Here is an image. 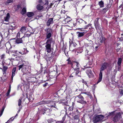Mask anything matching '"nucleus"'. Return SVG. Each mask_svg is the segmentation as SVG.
Here are the masks:
<instances>
[{
    "label": "nucleus",
    "instance_id": "18",
    "mask_svg": "<svg viewBox=\"0 0 123 123\" xmlns=\"http://www.w3.org/2000/svg\"><path fill=\"white\" fill-rule=\"evenodd\" d=\"M32 32H31L29 31V32L30 33V34L27 33V32L25 34V37H29L31 36V35L33 34L34 33L35 31L33 29L32 30Z\"/></svg>",
    "mask_w": 123,
    "mask_h": 123
},
{
    "label": "nucleus",
    "instance_id": "26",
    "mask_svg": "<svg viewBox=\"0 0 123 123\" xmlns=\"http://www.w3.org/2000/svg\"><path fill=\"white\" fill-rule=\"evenodd\" d=\"M108 10L107 6L104 8L102 10V12L103 13H105Z\"/></svg>",
    "mask_w": 123,
    "mask_h": 123
},
{
    "label": "nucleus",
    "instance_id": "31",
    "mask_svg": "<svg viewBox=\"0 0 123 123\" xmlns=\"http://www.w3.org/2000/svg\"><path fill=\"white\" fill-rule=\"evenodd\" d=\"M26 8H25V7H24L22 9L21 13L22 14H25L26 13Z\"/></svg>",
    "mask_w": 123,
    "mask_h": 123
},
{
    "label": "nucleus",
    "instance_id": "47",
    "mask_svg": "<svg viewBox=\"0 0 123 123\" xmlns=\"http://www.w3.org/2000/svg\"><path fill=\"white\" fill-rule=\"evenodd\" d=\"M82 82L84 84H85L86 85L87 87H88V86L87 84V83L86 81H85L84 80H82Z\"/></svg>",
    "mask_w": 123,
    "mask_h": 123
},
{
    "label": "nucleus",
    "instance_id": "22",
    "mask_svg": "<svg viewBox=\"0 0 123 123\" xmlns=\"http://www.w3.org/2000/svg\"><path fill=\"white\" fill-rule=\"evenodd\" d=\"M98 4L100 8L103 7H104V3L102 0L98 2Z\"/></svg>",
    "mask_w": 123,
    "mask_h": 123
},
{
    "label": "nucleus",
    "instance_id": "33",
    "mask_svg": "<svg viewBox=\"0 0 123 123\" xmlns=\"http://www.w3.org/2000/svg\"><path fill=\"white\" fill-rule=\"evenodd\" d=\"M82 93L85 94L88 96H90L91 95V93L89 92H82Z\"/></svg>",
    "mask_w": 123,
    "mask_h": 123
},
{
    "label": "nucleus",
    "instance_id": "4",
    "mask_svg": "<svg viewBox=\"0 0 123 123\" xmlns=\"http://www.w3.org/2000/svg\"><path fill=\"white\" fill-rule=\"evenodd\" d=\"M84 97L80 94L76 96L75 98V100L77 102L81 103L82 104H85L86 102L84 100Z\"/></svg>",
    "mask_w": 123,
    "mask_h": 123
},
{
    "label": "nucleus",
    "instance_id": "13",
    "mask_svg": "<svg viewBox=\"0 0 123 123\" xmlns=\"http://www.w3.org/2000/svg\"><path fill=\"white\" fill-rule=\"evenodd\" d=\"M23 36L22 38H17L15 42L17 44H19L22 43L23 42V40H22V38L24 37Z\"/></svg>",
    "mask_w": 123,
    "mask_h": 123
},
{
    "label": "nucleus",
    "instance_id": "60",
    "mask_svg": "<svg viewBox=\"0 0 123 123\" xmlns=\"http://www.w3.org/2000/svg\"><path fill=\"white\" fill-rule=\"evenodd\" d=\"M21 7L19 5H18L17 6V10L18 9H19Z\"/></svg>",
    "mask_w": 123,
    "mask_h": 123
},
{
    "label": "nucleus",
    "instance_id": "41",
    "mask_svg": "<svg viewBox=\"0 0 123 123\" xmlns=\"http://www.w3.org/2000/svg\"><path fill=\"white\" fill-rule=\"evenodd\" d=\"M45 113V111H44V110H43V108L41 109L40 110V113L41 114H44Z\"/></svg>",
    "mask_w": 123,
    "mask_h": 123
},
{
    "label": "nucleus",
    "instance_id": "46",
    "mask_svg": "<svg viewBox=\"0 0 123 123\" xmlns=\"http://www.w3.org/2000/svg\"><path fill=\"white\" fill-rule=\"evenodd\" d=\"M43 110H44L45 113L47 111H48L49 112L50 111V109L46 108H43Z\"/></svg>",
    "mask_w": 123,
    "mask_h": 123
},
{
    "label": "nucleus",
    "instance_id": "1",
    "mask_svg": "<svg viewBox=\"0 0 123 123\" xmlns=\"http://www.w3.org/2000/svg\"><path fill=\"white\" fill-rule=\"evenodd\" d=\"M54 43V42L52 38L47 40L46 42L45 43V51L48 53H50L51 51V43Z\"/></svg>",
    "mask_w": 123,
    "mask_h": 123
},
{
    "label": "nucleus",
    "instance_id": "24",
    "mask_svg": "<svg viewBox=\"0 0 123 123\" xmlns=\"http://www.w3.org/2000/svg\"><path fill=\"white\" fill-rule=\"evenodd\" d=\"M34 14L32 12H29L27 13V16L29 17H31L34 15Z\"/></svg>",
    "mask_w": 123,
    "mask_h": 123
},
{
    "label": "nucleus",
    "instance_id": "5",
    "mask_svg": "<svg viewBox=\"0 0 123 123\" xmlns=\"http://www.w3.org/2000/svg\"><path fill=\"white\" fill-rule=\"evenodd\" d=\"M104 117L103 115H100L94 116L92 119L93 122L94 123L98 122H102L103 119L104 118Z\"/></svg>",
    "mask_w": 123,
    "mask_h": 123
},
{
    "label": "nucleus",
    "instance_id": "17",
    "mask_svg": "<svg viewBox=\"0 0 123 123\" xmlns=\"http://www.w3.org/2000/svg\"><path fill=\"white\" fill-rule=\"evenodd\" d=\"M26 31V27L23 26H22L21 28L20 32H21L22 33H23L24 32H25Z\"/></svg>",
    "mask_w": 123,
    "mask_h": 123
},
{
    "label": "nucleus",
    "instance_id": "50",
    "mask_svg": "<svg viewBox=\"0 0 123 123\" xmlns=\"http://www.w3.org/2000/svg\"><path fill=\"white\" fill-rule=\"evenodd\" d=\"M10 92V89L8 90V91H7V92L6 93V96H8L9 95Z\"/></svg>",
    "mask_w": 123,
    "mask_h": 123
},
{
    "label": "nucleus",
    "instance_id": "52",
    "mask_svg": "<svg viewBox=\"0 0 123 123\" xmlns=\"http://www.w3.org/2000/svg\"><path fill=\"white\" fill-rule=\"evenodd\" d=\"M12 30L11 29H9L8 30V32L9 34H10L11 33H12Z\"/></svg>",
    "mask_w": 123,
    "mask_h": 123
},
{
    "label": "nucleus",
    "instance_id": "6",
    "mask_svg": "<svg viewBox=\"0 0 123 123\" xmlns=\"http://www.w3.org/2000/svg\"><path fill=\"white\" fill-rule=\"evenodd\" d=\"M46 32V38L45 39H50L52 33V30L50 28H48L45 30Z\"/></svg>",
    "mask_w": 123,
    "mask_h": 123
},
{
    "label": "nucleus",
    "instance_id": "39",
    "mask_svg": "<svg viewBox=\"0 0 123 123\" xmlns=\"http://www.w3.org/2000/svg\"><path fill=\"white\" fill-rule=\"evenodd\" d=\"M80 69H74V70L75 71H76L75 74L76 75H77L80 72V70H79Z\"/></svg>",
    "mask_w": 123,
    "mask_h": 123
},
{
    "label": "nucleus",
    "instance_id": "20",
    "mask_svg": "<svg viewBox=\"0 0 123 123\" xmlns=\"http://www.w3.org/2000/svg\"><path fill=\"white\" fill-rule=\"evenodd\" d=\"M27 98L30 102L32 101L34 99L33 96L31 95H29V96Z\"/></svg>",
    "mask_w": 123,
    "mask_h": 123
},
{
    "label": "nucleus",
    "instance_id": "19",
    "mask_svg": "<svg viewBox=\"0 0 123 123\" xmlns=\"http://www.w3.org/2000/svg\"><path fill=\"white\" fill-rule=\"evenodd\" d=\"M37 9L39 11H40L43 8V6L40 4L37 5Z\"/></svg>",
    "mask_w": 123,
    "mask_h": 123
},
{
    "label": "nucleus",
    "instance_id": "54",
    "mask_svg": "<svg viewBox=\"0 0 123 123\" xmlns=\"http://www.w3.org/2000/svg\"><path fill=\"white\" fill-rule=\"evenodd\" d=\"M52 5H53V4L52 3H51L50 4V6H47V8L48 7V9H49V8H51V7L52 6Z\"/></svg>",
    "mask_w": 123,
    "mask_h": 123
},
{
    "label": "nucleus",
    "instance_id": "36",
    "mask_svg": "<svg viewBox=\"0 0 123 123\" xmlns=\"http://www.w3.org/2000/svg\"><path fill=\"white\" fill-rule=\"evenodd\" d=\"M77 21L80 23H83L84 21L81 19H78L77 20Z\"/></svg>",
    "mask_w": 123,
    "mask_h": 123
},
{
    "label": "nucleus",
    "instance_id": "29",
    "mask_svg": "<svg viewBox=\"0 0 123 123\" xmlns=\"http://www.w3.org/2000/svg\"><path fill=\"white\" fill-rule=\"evenodd\" d=\"M74 120H78V122L80 120L79 116L78 115H75L74 117Z\"/></svg>",
    "mask_w": 123,
    "mask_h": 123
},
{
    "label": "nucleus",
    "instance_id": "59",
    "mask_svg": "<svg viewBox=\"0 0 123 123\" xmlns=\"http://www.w3.org/2000/svg\"><path fill=\"white\" fill-rule=\"evenodd\" d=\"M20 33L18 32V33L16 37L17 38L20 37Z\"/></svg>",
    "mask_w": 123,
    "mask_h": 123
},
{
    "label": "nucleus",
    "instance_id": "23",
    "mask_svg": "<svg viewBox=\"0 0 123 123\" xmlns=\"http://www.w3.org/2000/svg\"><path fill=\"white\" fill-rule=\"evenodd\" d=\"M46 55H45V56L44 57V58L47 61H50V60H51L53 57L52 56H47Z\"/></svg>",
    "mask_w": 123,
    "mask_h": 123
},
{
    "label": "nucleus",
    "instance_id": "21",
    "mask_svg": "<svg viewBox=\"0 0 123 123\" xmlns=\"http://www.w3.org/2000/svg\"><path fill=\"white\" fill-rule=\"evenodd\" d=\"M10 17V14L9 13H8L6 15V16L4 18L5 21H8Z\"/></svg>",
    "mask_w": 123,
    "mask_h": 123
},
{
    "label": "nucleus",
    "instance_id": "3",
    "mask_svg": "<svg viewBox=\"0 0 123 123\" xmlns=\"http://www.w3.org/2000/svg\"><path fill=\"white\" fill-rule=\"evenodd\" d=\"M18 68L19 70H20L21 68H22L21 71L23 73V75L28 74H30V69L28 66L25 65L24 63L19 66H18Z\"/></svg>",
    "mask_w": 123,
    "mask_h": 123
},
{
    "label": "nucleus",
    "instance_id": "7",
    "mask_svg": "<svg viewBox=\"0 0 123 123\" xmlns=\"http://www.w3.org/2000/svg\"><path fill=\"white\" fill-rule=\"evenodd\" d=\"M121 113L120 112L117 113L113 118V120L114 122L118 121L119 119L121 117Z\"/></svg>",
    "mask_w": 123,
    "mask_h": 123
},
{
    "label": "nucleus",
    "instance_id": "44",
    "mask_svg": "<svg viewBox=\"0 0 123 123\" xmlns=\"http://www.w3.org/2000/svg\"><path fill=\"white\" fill-rule=\"evenodd\" d=\"M68 110L70 111H72L73 110V107L72 106L69 107V106Z\"/></svg>",
    "mask_w": 123,
    "mask_h": 123
},
{
    "label": "nucleus",
    "instance_id": "25",
    "mask_svg": "<svg viewBox=\"0 0 123 123\" xmlns=\"http://www.w3.org/2000/svg\"><path fill=\"white\" fill-rule=\"evenodd\" d=\"M3 71L4 72L3 74H6V73L7 70V69L8 68L7 67L4 66L3 67Z\"/></svg>",
    "mask_w": 123,
    "mask_h": 123
},
{
    "label": "nucleus",
    "instance_id": "40",
    "mask_svg": "<svg viewBox=\"0 0 123 123\" xmlns=\"http://www.w3.org/2000/svg\"><path fill=\"white\" fill-rule=\"evenodd\" d=\"M21 99H19L18 101V105L20 107L21 105V103L22 102V100Z\"/></svg>",
    "mask_w": 123,
    "mask_h": 123
},
{
    "label": "nucleus",
    "instance_id": "45",
    "mask_svg": "<svg viewBox=\"0 0 123 123\" xmlns=\"http://www.w3.org/2000/svg\"><path fill=\"white\" fill-rule=\"evenodd\" d=\"M13 117H12L11 118H10L7 122L8 123H9V122H11V121H12L14 119V118H13L12 119V118H13Z\"/></svg>",
    "mask_w": 123,
    "mask_h": 123
},
{
    "label": "nucleus",
    "instance_id": "35",
    "mask_svg": "<svg viewBox=\"0 0 123 123\" xmlns=\"http://www.w3.org/2000/svg\"><path fill=\"white\" fill-rule=\"evenodd\" d=\"M54 121V120L52 118H50L48 120V122L49 123H51L53 122Z\"/></svg>",
    "mask_w": 123,
    "mask_h": 123
},
{
    "label": "nucleus",
    "instance_id": "34",
    "mask_svg": "<svg viewBox=\"0 0 123 123\" xmlns=\"http://www.w3.org/2000/svg\"><path fill=\"white\" fill-rule=\"evenodd\" d=\"M66 115H67L68 117H70L68 115V114L67 113V114H66L65 113L64 116L62 118V121H63V122L64 121L65 119Z\"/></svg>",
    "mask_w": 123,
    "mask_h": 123
},
{
    "label": "nucleus",
    "instance_id": "8",
    "mask_svg": "<svg viewBox=\"0 0 123 123\" xmlns=\"http://www.w3.org/2000/svg\"><path fill=\"white\" fill-rule=\"evenodd\" d=\"M72 67L74 69H80V66L79 62H74L72 65Z\"/></svg>",
    "mask_w": 123,
    "mask_h": 123
},
{
    "label": "nucleus",
    "instance_id": "55",
    "mask_svg": "<svg viewBox=\"0 0 123 123\" xmlns=\"http://www.w3.org/2000/svg\"><path fill=\"white\" fill-rule=\"evenodd\" d=\"M118 70L119 71L121 70V68L120 65H118Z\"/></svg>",
    "mask_w": 123,
    "mask_h": 123
},
{
    "label": "nucleus",
    "instance_id": "28",
    "mask_svg": "<svg viewBox=\"0 0 123 123\" xmlns=\"http://www.w3.org/2000/svg\"><path fill=\"white\" fill-rule=\"evenodd\" d=\"M71 20V18L70 17H67L64 20V21L67 22L68 23L69 22H70Z\"/></svg>",
    "mask_w": 123,
    "mask_h": 123
},
{
    "label": "nucleus",
    "instance_id": "10",
    "mask_svg": "<svg viewBox=\"0 0 123 123\" xmlns=\"http://www.w3.org/2000/svg\"><path fill=\"white\" fill-rule=\"evenodd\" d=\"M99 40L100 42H98V43L99 45H101L102 43L105 42V38L103 36H101L99 37Z\"/></svg>",
    "mask_w": 123,
    "mask_h": 123
},
{
    "label": "nucleus",
    "instance_id": "43",
    "mask_svg": "<svg viewBox=\"0 0 123 123\" xmlns=\"http://www.w3.org/2000/svg\"><path fill=\"white\" fill-rule=\"evenodd\" d=\"M67 61H68V64H72V62L70 60V58H68L67 60Z\"/></svg>",
    "mask_w": 123,
    "mask_h": 123
},
{
    "label": "nucleus",
    "instance_id": "15",
    "mask_svg": "<svg viewBox=\"0 0 123 123\" xmlns=\"http://www.w3.org/2000/svg\"><path fill=\"white\" fill-rule=\"evenodd\" d=\"M86 73L89 77L92 75L93 73L90 69H87L86 71Z\"/></svg>",
    "mask_w": 123,
    "mask_h": 123
},
{
    "label": "nucleus",
    "instance_id": "56",
    "mask_svg": "<svg viewBox=\"0 0 123 123\" xmlns=\"http://www.w3.org/2000/svg\"><path fill=\"white\" fill-rule=\"evenodd\" d=\"M5 107V106H3L2 108V109L0 111L3 112Z\"/></svg>",
    "mask_w": 123,
    "mask_h": 123
},
{
    "label": "nucleus",
    "instance_id": "37",
    "mask_svg": "<svg viewBox=\"0 0 123 123\" xmlns=\"http://www.w3.org/2000/svg\"><path fill=\"white\" fill-rule=\"evenodd\" d=\"M13 2V0H7L6 3V4H8L9 3H12Z\"/></svg>",
    "mask_w": 123,
    "mask_h": 123
},
{
    "label": "nucleus",
    "instance_id": "42",
    "mask_svg": "<svg viewBox=\"0 0 123 123\" xmlns=\"http://www.w3.org/2000/svg\"><path fill=\"white\" fill-rule=\"evenodd\" d=\"M43 102H44V104H48L51 102V101L50 100H48L46 101H43Z\"/></svg>",
    "mask_w": 123,
    "mask_h": 123
},
{
    "label": "nucleus",
    "instance_id": "63",
    "mask_svg": "<svg viewBox=\"0 0 123 123\" xmlns=\"http://www.w3.org/2000/svg\"><path fill=\"white\" fill-rule=\"evenodd\" d=\"M48 1L46 0L45 1V3L44 4L45 5H48Z\"/></svg>",
    "mask_w": 123,
    "mask_h": 123
},
{
    "label": "nucleus",
    "instance_id": "9",
    "mask_svg": "<svg viewBox=\"0 0 123 123\" xmlns=\"http://www.w3.org/2000/svg\"><path fill=\"white\" fill-rule=\"evenodd\" d=\"M99 18H97L94 22V24L95 28L97 30H100V28L99 26V24L98 22V20Z\"/></svg>",
    "mask_w": 123,
    "mask_h": 123
},
{
    "label": "nucleus",
    "instance_id": "62",
    "mask_svg": "<svg viewBox=\"0 0 123 123\" xmlns=\"http://www.w3.org/2000/svg\"><path fill=\"white\" fill-rule=\"evenodd\" d=\"M18 52V51L17 50H13L11 52L15 53H17Z\"/></svg>",
    "mask_w": 123,
    "mask_h": 123
},
{
    "label": "nucleus",
    "instance_id": "11",
    "mask_svg": "<svg viewBox=\"0 0 123 123\" xmlns=\"http://www.w3.org/2000/svg\"><path fill=\"white\" fill-rule=\"evenodd\" d=\"M29 52V51L25 48H24L22 50V52H19V53L22 55L26 54Z\"/></svg>",
    "mask_w": 123,
    "mask_h": 123
},
{
    "label": "nucleus",
    "instance_id": "16",
    "mask_svg": "<svg viewBox=\"0 0 123 123\" xmlns=\"http://www.w3.org/2000/svg\"><path fill=\"white\" fill-rule=\"evenodd\" d=\"M16 67H14L12 70V80L13 77L15 76L16 71Z\"/></svg>",
    "mask_w": 123,
    "mask_h": 123
},
{
    "label": "nucleus",
    "instance_id": "51",
    "mask_svg": "<svg viewBox=\"0 0 123 123\" xmlns=\"http://www.w3.org/2000/svg\"><path fill=\"white\" fill-rule=\"evenodd\" d=\"M44 102H43V101H40V102H38L39 104V105H42V104H44Z\"/></svg>",
    "mask_w": 123,
    "mask_h": 123
},
{
    "label": "nucleus",
    "instance_id": "49",
    "mask_svg": "<svg viewBox=\"0 0 123 123\" xmlns=\"http://www.w3.org/2000/svg\"><path fill=\"white\" fill-rule=\"evenodd\" d=\"M90 26V24H89L87 25H86L84 27L83 29H87Z\"/></svg>",
    "mask_w": 123,
    "mask_h": 123
},
{
    "label": "nucleus",
    "instance_id": "2",
    "mask_svg": "<svg viewBox=\"0 0 123 123\" xmlns=\"http://www.w3.org/2000/svg\"><path fill=\"white\" fill-rule=\"evenodd\" d=\"M109 66V64L108 63L105 62L103 63L100 68V71L99 74V78L97 82V84L100 82L102 80V71L105 70Z\"/></svg>",
    "mask_w": 123,
    "mask_h": 123
},
{
    "label": "nucleus",
    "instance_id": "30",
    "mask_svg": "<svg viewBox=\"0 0 123 123\" xmlns=\"http://www.w3.org/2000/svg\"><path fill=\"white\" fill-rule=\"evenodd\" d=\"M115 112V111H112L109 113V114L108 116L107 117H109L110 116H111L112 117L113 116L114 114V113Z\"/></svg>",
    "mask_w": 123,
    "mask_h": 123
},
{
    "label": "nucleus",
    "instance_id": "57",
    "mask_svg": "<svg viewBox=\"0 0 123 123\" xmlns=\"http://www.w3.org/2000/svg\"><path fill=\"white\" fill-rule=\"evenodd\" d=\"M38 2L40 4H42L43 3L42 0H38Z\"/></svg>",
    "mask_w": 123,
    "mask_h": 123
},
{
    "label": "nucleus",
    "instance_id": "12",
    "mask_svg": "<svg viewBox=\"0 0 123 123\" xmlns=\"http://www.w3.org/2000/svg\"><path fill=\"white\" fill-rule=\"evenodd\" d=\"M53 18H50L48 20L47 23V25L48 26H49L50 24H52L53 23Z\"/></svg>",
    "mask_w": 123,
    "mask_h": 123
},
{
    "label": "nucleus",
    "instance_id": "14",
    "mask_svg": "<svg viewBox=\"0 0 123 123\" xmlns=\"http://www.w3.org/2000/svg\"><path fill=\"white\" fill-rule=\"evenodd\" d=\"M76 33L78 34V38H79L80 37L83 36L85 34L84 32H78Z\"/></svg>",
    "mask_w": 123,
    "mask_h": 123
},
{
    "label": "nucleus",
    "instance_id": "27",
    "mask_svg": "<svg viewBox=\"0 0 123 123\" xmlns=\"http://www.w3.org/2000/svg\"><path fill=\"white\" fill-rule=\"evenodd\" d=\"M122 59L121 58H119L118 59L117 62V64L118 65H121L122 62Z\"/></svg>",
    "mask_w": 123,
    "mask_h": 123
},
{
    "label": "nucleus",
    "instance_id": "32",
    "mask_svg": "<svg viewBox=\"0 0 123 123\" xmlns=\"http://www.w3.org/2000/svg\"><path fill=\"white\" fill-rule=\"evenodd\" d=\"M77 45V44L75 42H72L71 43H70V46H73L74 47H75Z\"/></svg>",
    "mask_w": 123,
    "mask_h": 123
},
{
    "label": "nucleus",
    "instance_id": "38",
    "mask_svg": "<svg viewBox=\"0 0 123 123\" xmlns=\"http://www.w3.org/2000/svg\"><path fill=\"white\" fill-rule=\"evenodd\" d=\"M69 107V105H65V106L64 107L65 109L66 110V114H67V109L68 108V107Z\"/></svg>",
    "mask_w": 123,
    "mask_h": 123
},
{
    "label": "nucleus",
    "instance_id": "64",
    "mask_svg": "<svg viewBox=\"0 0 123 123\" xmlns=\"http://www.w3.org/2000/svg\"><path fill=\"white\" fill-rule=\"evenodd\" d=\"M63 121H58L56 122V123H63Z\"/></svg>",
    "mask_w": 123,
    "mask_h": 123
},
{
    "label": "nucleus",
    "instance_id": "58",
    "mask_svg": "<svg viewBox=\"0 0 123 123\" xmlns=\"http://www.w3.org/2000/svg\"><path fill=\"white\" fill-rule=\"evenodd\" d=\"M3 33L4 34V36H5V37H7L8 36V35L7 34V32H5V33H4L3 32Z\"/></svg>",
    "mask_w": 123,
    "mask_h": 123
},
{
    "label": "nucleus",
    "instance_id": "53",
    "mask_svg": "<svg viewBox=\"0 0 123 123\" xmlns=\"http://www.w3.org/2000/svg\"><path fill=\"white\" fill-rule=\"evenodd\" d=\"M90 44H86V46L87 47L89 48H92V47L91 45H90Z\"/></svg>",
    "mask_w": 123,
    "mask_h": 123
},
{
    "label": "nucleus",
    "instance_id": "61",
    "mask_svg": "<svg viewBox=\"0 0 123 123\" xmlns=\"http://www.w3.org/2000/svg\"><path fill=\"white\" fill-rule=\"evenodd\" d=\"M48 84V83H46L45 84L43 85V87H44L46 86Z\"/></svg>",
    "mask_w": 123,
    "mask_h": 123
},
{
    "label": "nucleus",
    "instance_id": "48",
    "mask_svg": "<svg viewBox=\"0 0 123 123\" xmlns=\"http://www.w3.org/2000/svg\"><path fill=\"white\" fill-rule=\"evenodd\" d=\"M120 93V94L122 95H123V89H120L119 90Z\"/></svg>",
    "mask_w": 123,
    "mask_h": 123
}]
</instances>
